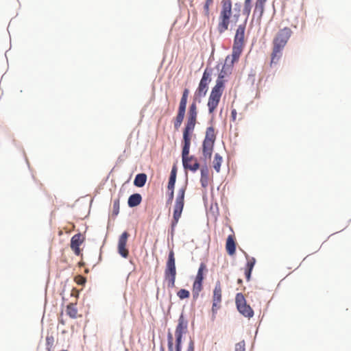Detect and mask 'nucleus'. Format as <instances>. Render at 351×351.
Returning <instances> with one entry per match:
<instances>
[{
  "instance_id": "nucleus-1",
  "label": "nucleus",
  "mask_w": 351,
  "mask_h": 351,
  "mask_svg": "<svg viewBox=\"0 0 351 351\" xmlns=\"http://www.w3.org/2000/svg\"><path fill=\"white\" fill-rule=\"evenodd\" d=\"M197 107L195 101H193L189 106L186 122L183 130V147L182 151L184 168L193 172L199 168V164L197 158L193 156H189L191 139L197 123Z\"/></svg>"
},
{
  "instance_id": "nucleus-2",
  "label": "nucleus",
  "mask_w": 351,
  "mask_h": 351,
  "mask_svg": "<svg viewBox=\"0 0 351 351\" xmlns=\"http://www.w3.org/2000/svg\"><path fill=\"white\" fill-rule=\"evenodd\" d=\"M230 61L231 58L230 56H227L225 60V64H223L216 81V84L212 88L207 104L208 112L210 114L214 112L220 101L224 90L225 80L223 78L228 72H230L231 68L233 66V64L230 66Z\"/></svg>"
},
{
  "instance_id": "nucleus-3",
  "label": "nucleus",
  "mask_w": 351,
  "mask_h": 351,
  "mask_svg": "<svg viewBox=\"0 0 351 351\" xmlns=\"http://www.w3.org/2000/svg\"><path fill=\"white\" fill-rule=\"evenodd\" d=\"M245 25H240L237 29L232 46L230 66L238 61L245 46Z\"/></svg>"
},
{
  "instance_id": "nucleus-4",
  "label": "nucleus",
  "mask_w": 351,
  "mask_h": 351,
  "mask_svg": "<svg viewBox=\"0 0 351 351\" xmlns=\"http://www.w3.org/2000/svg\"><path fill=\"white\" fill-rule=\"evenodd\" d=\"M231 16L232 2L230 0H223L217 25V30L219 34H223L228 29Z\"/></svg>"
},
{
  "instance_id": "nucleus-5",
  "label": "nucleus",
  "mask_w": 351,
  "mask_h": 351,
  "mask_svg": "<svg viewBox=\"0 0 351 351\" xmlns=\"http://www.w3.org/2000/svg\"><path fill=\"white\" fill-rule=\"evenodd\" d=\"M176 274L175 255L173 251L171 250L168 255L164 272L165 281L167 282L168 288L175 287Z\"/></svg>"
},
{
  "instance_id": "nucleus-6",
  "label": "nucleus",
  "mask_w": 351,
  "mask_h": 351,
  "mask_svg": "<svg viewBox=\"0 0 351 351\" xmlns=\"http://www.w3.org/2000/svg\"><path fill=\"white\" fill-rule=\"evenodd\" d=\"M186 186H184L179 189L176 198V202L173 208V219L171 221V226L173 228L177 225L184 208V195Z\"/></svg>"
},
{
  "instance_id": "nucleus-7",
  "label": "nucleus",
  "mask_w": 351,
  "mask_h": 351,
  "mask_svg": "<svg viewBox=\"0 0 351 351\" xmlns=\"http://www.w3.org/2000/svg\"><path fill=\"white\" fill-rule=\"evenodd\" d=\"M212 71V69L208 68L204 70L199 86L195 93V98H202L206 95L208 88V84L211 81Z\"/></svg>"
},
{
  "instance_id": "nucleus-8",
  "label": "nucleus",
  "mask_w": 351,
  "mask_h": 351,
  "mask_svg": "<svg viewBox=\"0 0 351 351\" xmlns=\"http://www.w3.org/2000/svg\"><path fill=\"white\" fill-rule=\"evenodd\" d=\"M292 34V30L288 27L280 29L274 37L272 45L284 49Z\"/></svg>"
},
{
  "instance_id": "nucleus-9",
  "label": "nucleus",
  "mask_w": 351,
  "mask_h": 351,
  "mask_svg": "<svg viewBox=\"0 0 351 351\" xmlns=\"http://www.w3.org/2000/svg\"><path fill=\"white\" fill-rule=\"evenodd\" d=\"M187 326V321L185 319L183 314H181L178 319V323L175 330V336L176 339L175 351H181L182 338L183 334L186 332Z\"/></svg>"
},
{
  "instance_id": "nucleus-10",
  "label": "nucleus",
  "mask_w": 351,
  "mask_h": 351,
  "mask_svg": "<svg viewBox=\"0 0 351 351\" xmlns=\"http://www.w3.org/2000/svg\"><path fill=\"white\" fill-rule=\"evenodd\" d=\"M235 303L239 312L243 316L247 318H251L254 316V311L247 304L243 293H239L236 295Z\"/></svg>"
},
{
  "instance_id": "nucleus-11",
  "label": "nucleus",
  "mask_w": 351,
  "mask_h": 351,
  "mask_svg": "<svg viewBox=\"0 0 351 351\" xmlns=\"http://www.w3.org/2000/svg\"><path fill=\"white\" fill-rule=\"evenodd\" d=\"M212 300V312L213 314H216L217 311L221 308L222 302V287L221 282L219 280L215 283L213 292Z\"/></svg>"
},
{
  "instance_id": "nucleus-12",
  "label": "nucleus",
  "mask_w": 351,
  "mask_h": 351,
  "mask_svg": "<svg viewBox=\"0 0 351 351\" xmlns=\"http://www.w3.org/2000/svg\"><path fill=\"white\" fill-rule=\"evenodd\" d=\"M84 241V237L81 233L73 235L71 239V248L77 256L81 254L80 245Z\"/></svg>"
},
{
  "instance_id": "nucleus-13",
  "label": "nucleus",
  "mask_w": 351,
  "mask_h": 351,
  "mask_svg": "<svg viewBox=\"0 0 351 351\" xmlns=\"http://www.w3.org/2000/svg\"><path fill=\"white\" fill-rule=\"evenodd\" d=\"M129 237V234L124 232L119 237L118 242V252L119 254L123 258H128L129 255L128 250L126 248L127 241Z\"/></svg>"
},
{
  "instance_id": "nucleus-14",
  "label": "nucleus",
  "mask_w": 351,
  "mask_h": 351,
  "mask_svg": "<svg viewBox=\"0 0 351 351\" xmlns=\"http://www.w3.org/2000/svg\"><path fill=\"white\" fill-rule=\"evenodd\" d=\"M282 48L272 45V51L271 53V60L269 63L270 67L276 66L282 56Z\"/></svg>"
},
{
  "instance_id": "nucleus-15",
  "label": "nucleus",
  "mask_w": 351,
  "mask_h": 351,
  "mask_svg": "<svg viewBox=\"0 0 351 351\" xmlns=\"http://www.w3.org/2000/svg\"><path fill=\"white\" fill-rule=\"evenodd\" d=\"M267 0H256L253 15L261 21L265 10V4Z\"/></svg>"
},
{
  "instance_id": "nucleus-16",
  "label": "nucleus",
  "mask_w": 351,
  "mask_h": 351,
  "mask_svg": "<svg viewBox=\"0 0 351 351\" xmlns=\"http://www.w3.org/2000/svg\"><path fill=\"white\" fill-rule=\"evenodd\" d=\"M214 144L215 143L203 141L202 154L205 160L210 159L213 152Z\"/></svg>"
},
{
  "instance_id": "nucleus-17",
  "label": "nucleus",
  "mask_w": 351,
  "mask_h": 351,
  "mask_svg": "<svg viewBox=\"0 0 351 351\" xmlns=\"http://www.w3.org/2000/svg\"><path fill=\"white\" fill-rule=\"evenodd\" d=\"M226 250L227 253L233 256L236 252V242L234 235H229L226 239Z\"/></svg>"
},
{
  "instance_id": "nucleus-18",
  "label": "nucleus",
  "mask_w": 351,
  "mask_h": 351,
  "mask_svg": "<svg viewBox=\"0 0 351 351\" xmlns=\"http://www.w3.org/2000/svg\"><path fill=\"white\" fill-rule=\"evenodd\" d=\"M216 134L215 128L213 126L208 127L206 131V136L204 141L215 143Z\"/></svg>"
},
{
  "instance_id": "nucleus-19",
  "label": "nucleus",
  "mask_w": 351,
  "mask_h": 351,
  "mask_svg": "<svg viewBox=\"0 0 351 351\" xmlns=\"http://www.w3.org/2000/svg\"><path fill=\"white\" fill-rule=\"evenodd\" d=\"M142 197L139 193H134L128 198V204L130 207H135L141 204Z\"/></svg>"
},
{
  "instance_id": "nucleus-20",
  "label": "nucleus",
  "mask_w": 351,
  "mask_h": 351,
  "mask_svg": "<svg viewBox=\"0 0 351 351\" xmlns=\"http://www.w3.org/2000/svg\"><path fill=\"white\" fill-rule=\"evenodd\" d=\"M176 175H177V168L176 166H173L171 174L168 182L167 189L168 190H174L176 180Z\"/></svg>"
},
{
  "instance_id": "nucleus-21",
  "label": "nucleus",
  "mask_w": 351,
  "mask_h": 351,
  "mask_svg": "<svg viewBox=\"0 0 351 351\" xmlns=\"http://www.w3.org/2000/svg\"><path fill=\"white\" fill-rule=\"evenodd\" d=\"M208 169L207 167H202L201 169L200 182L202 187L206 188L208 184Z\"/></svg>"
},
{
  "instance_id": "nucleus-22",
  "label": "nucleus",
  "mask_w": 351,
  "mask_h": 351,
  "mask_svg": "<svg viewBox=\"0 0 351 351\" xmlns=\"http://www.w3.org/2000/svg\"><path fill=\"white\" fill-rule=\"evenodd\" d=\"M147 181V175L145 173H138L136 176L134 180V184L137 187H143Z\"/></svg>"
},
{
  "instance_id": "nucleus-23",
  "label": "nucleus",
  "mask_w": 351,
  "mask_h": 351,
  "mask_svg": "<svg viewBox=\"0 0 351 351\" xmlns=\"http://www.w3.org/2000/svg\"><path fill=\"white\" fill-rule=\"evenodd\" d=\"M222 157L218 154H215L213 161V166L217 173L220 171V167L222 162Z\"/></svg>"
},
{
  "instance_id": "nucleus-24",
  "label": "nucleus",
  "mask_w": 351,
  "mask_h": 351,
  "mask_svg": "<svg viewBox=\"0 0 351 351\" xmlns=\"http://www.w3.org/2000/svg\"><path fill=\"white\" fill-rule=\"evenodd\" d=\"M46 350L53 351L55 343V338L52 335L47 334L46 336Z\"/></svg>"
},
{
  "instance_id": "nucleus-25",
  "label": "nucleus",
  "mask_w": 351,
  "mask_h": 351,
  "mask_svg": "<svg viewBox=\"0 0 351 351\" xmlns=\"http://www.w3.org/2000/svg\"><path fill=\"white\" fill-rule=\"evenodd\" d=\"M202 290V282L194 281L192 289L193 298H198Z\"/></svg>"
},
{
  "instance_id": "nucleus-26",
  "label": "nucleus",
  "mask_w": 351,
  "mask_h": 351,
  "mask_svg": "<svg viewBox=\"0 0 351 351\" xmlns=\"http://www.w3.org/2000/svg\"><path fill=\"white\" fill-rule=\"evenodd\" d=\"M66 313L67 315L75 319L77 317V310L75 307V304H69L66 307Z\"/></svg>"
},
{
  "instance_id": "nucleus-27",
  "label": "nucleus",
  "mask_w": 351,
  "mask_h": 351,
  "mask_svg": "<svg viewBox=\"0 0 351 351\" xmlns=\"http://www.w3.org/2000/svg\"><path fill=\"white\" fill-rule=\"evenodd\" d=\"M206 269V265L204 263H201L197 274L196 275L195 281L203 282L204 280V271Z\"/></svg>"
},
{
  "instance_id": "nucleus-28",
  "label": "nucleus",
  "mask_w": 351,
  "mask_h": 351,
  "mask_svg": "<svg viewBox=\"0 0 351 351\" xmlns=\"http://www.w3.org/2000/svg\"><path fill=\"white\" fill-rule=\"evenodd\" d=\"M186 108V107H185V106L179 105L178 114L175 119L176 121H180L182 123L184 116H185Z\"/></svg>"
},
{
  "instance_id": "nucleus-29",
  "label": "nucleus",
  "mask_w": 351,
  "mask_h": 351,
  "mask_svg": "<svg viewBox=\"0 0 351 351\" xmlns=\"http://www.w3.org/2000/svg\"><path fill=\"white\" fill-rule=\"evenodd\" d=\"M189 94V90L187 88H185L182 93V97L180 101V106H185L186 107L188 97Z\"/></svg>"
},
{
  "instance_id": "nucleus-30",
  "label": "nucleus",
  "mask_w": 351,
  "mask_h": 351,
  "mask_svg": "<svg viewBox=\"0 0 351 351\" xmlns=\"http://www.w3.org/2000/svg\"><path fill=\"white\" fill-rule=\"evenodd\" d=\"M177 295L180 300H184L189 298L190 293L188 290L182 289L177 293Z\"/></svg>"
},
{
  "instance_id": "nucleus-31",
  "label": "nucleus",
  "mask_w": 351,
  "mask_h": 351,
  "mask_svg": "<svg viewBox=\"0 0 351 351\" xmlns=\"http://www.w3.org/2000/svg\"><path fill=\"white\" fill-rule=\"evenodd\" d=\"M169 351H173V337L172 333L169 331L167 334Z\"/></svg>"
},
{
  "instance_id": "nucleus-32",
  "label": "nucleus",
  "mask_w": 351,
  "mask_h": 351,
  "mask_svg": "<svg viewBox=\"0 0 351 351\" xmlns=\"http://www.w3.org/2000/svg\"><path fill=\"white\" fill-rule=\"evenodd\" d=\"M120 202L119 199H115L113 202V214L117 215L119 213Z\"/></svg>"
},
{
  "instance_id": "nucleus-33",
  "label": "nucleus",
  "mask_w": 351,
  "mask_h": 351,
  "mask_svg": "<svg viewBox=\"0 0 351 351\" xmlns=\"http://www.w3.org/2000/svg\"><path fill=\"white\" fill-rule=\"evenodd\" d=\"M251 1L252 0H245L244 12L247 15H249L251 12Z\"/></svg>"
},
{
  "instance_id": "nucleus-34",
  "label": "nucleus",
  "mask_w": 351,
  "mask_h": 351,
  "mask_svg": "<svg viewBox=\"0 0 351 351\" xmlns=\"http://www.w3.org/2000/svg\"><path fill=\"white\" fill-rule=\"evenodd\" d=\"M213 0H206L205 4L204 5V12L205 15L208 16H209V7L213 3Z\"/></svg>"
},
{
  "instance_id": "nucleus-35",
  "label": "nucleus",
  "mask_w": 351,
  "mask_h": 351,
  "mask_svg": "<svg viewBox=\"0 0 351 351\" xmlns=\"http://www.w3.org/2000/svg\"><path fill=\"white\" fill-rule=\"evenodd\" d=\"M235 351H245V344L244 341H241L235 345Z\"/></svg>"
},
{
  "instance_id": "nucleus-36",
  "label": "nucleus",
  "mask_w": 351,
  "mask_h": 351,
  "mask_svg": "<svg viewBox=\"0 0 351 351\" xmlns=\"http://www.w3.org/2000/svg\"><path fill=\"white\" fill-rule=\"evenodd\" d=\"M255 264V258H252L246 264V269L252 271Z\"/></svg>"
},
{
  "instance_id": "nucleus-37",
  "label": "nucleus",
  "mask_w": 351,
  "mask_h": 351,
  "mask_svg": "<svg viewBox=\"0 0 351 351\" xmlns=\"http://www.w3.org/2000/svg\"><path fill=\"white\" fill-rule=\"evenodd\" d=\"M75 281L78 285H84L86 282V278L82 276L78 275L75 276Z\"/></svg>"
},
{
  "instance_id": "nucleus-38",
  "label": "nucleus",
  "mask_w": 351,
  "mask_h": 351,
  "mask_svg": "<svg viewBox=\"0 0 351 351\" xmlns=\"http://www.w3.org/2000/svg\"><path fill=\"white\" fill-rule=\"evenodd\" d=\"M186 351H194V342L193 340L190 341Z\"/></svg>"
},
{
  "instance_id": "nucleus-39",
  "label": "nucleus",
  "mask_w": 351,
  "mask_h": 351,
  "mask_svg": "<svg viewBox=\"0 0 351 351\" xmlns=\"http://www.w3.org/2000/svg\"><path fill=\"white\" fill-rule=\"evenodd\" d=\"M170 191V193L169 194V199H168V202H171L173 199V197H174V190H169Z\"/></svg>"
},
{
  "instance_id": "nucleus-40",
  "label": "nucleus",
  "mask_w": 351,
  "mask_h": 351,
  "mask_svg": "<svg viewBox=\"0 0 351 351\" xmlns=\"http://www.w3.org/2000/svg\"><path fill=\"white\" fill-rule=\"evenodd\" d=\"M237 114V110L235 109H233L231 112V117H232L233 121L236 120Z\"/></svg>"
},
{
  "instance_id": "nucleus-41",
  "label": "nucleus",
  "mask_w": 351,
  "mask_h": 351,
  "mask_svg": "<svg viewBox=\"0 0 351 351\" xmlns=\"http://www.w3.org/2000/svg\"><path fill=\"white\" fill-rule=\"evenodd\" d=\"M251 273H252V271H250V270L246 269L245 271V276H246V278L247 280H250V279Z\"/></svg>"
},
{
  "instance_id": "nucleus-42",
  "label": "nucleus",
  "mask_w": 351,
  "mask_h": 351,
  "mask_svg": "<svg viewBox=\"0 0 351 351\" xmlns=\"http://www.w3.org/2000/svg\"><path fill=\"white\" fill-rule=\"evenodd\" d=\"M181 124H182V122L177 121L175 120L174 121V128H175V129L178 130L180 127Z\"/></svg>"
},
{
  "instance_id": "nucleus-43",
  "label": "nucleus",
  "mask_w": 351,
  "mask_h": 351,
  "mask_svg": "<svg viewBox=\"0 0 351 351\" xmlns=\"http://www.w3.org/2000/svg\"><path fill=\"white\" fill-rule=\"evenodd\" d=\"M239 17V13L234 14L233 19L234 20L235 23H237V21H238Z\"/></svg>"
},
{
  "instance_id": "nucleus-44",
  "label": "nucleus",
  "mask_w": 351,
  "mask_h": 351,
  "mask_svg": "<svg viewBox=\"0 0 351 351\" xmlns=\"http://www.w3.org/2000/svg\"><path fill=\"white\" fill-rule=\"evenodd\" d=\"M242 282V280L241 279H239L238 280V283H241Z\"/></svg>"
},
{
  "instance_id": "nucleus-45",
  "label": "nucleus",
  "mask_w": 351,
  "mask_h": 351,
  "mask_svg": "<svg viewBox=\"0 0 351 351\" xmlns=\"http://www.w3.org/2000/svg\"><path fill=\"white\" fill-rule=\"evenodd\" d=\"M160 351H165L163 348H161L160 349Z\"/></svg>"
}]
</instances>
